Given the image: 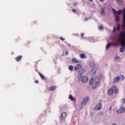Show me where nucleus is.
<instances>
[{"label":"nucleus","instance_id":"1","mask_svg":"<svg viewBox=\"0 0 125 125\" xmlns=\"http://www.w3.org/2000/svg\"><path fill=\"white\" fill-rule=\"evenodd\" d=\"M120 37L122 39L120 42L121 46L120 49V52H121V53H123V52H125V32H122L120 34Z\"/></svg>","mask_w":125,"mask_h":125},{"label":"nucleus","instance_id":"2","mask_svg":"<svg viewBox=\"0 0 125 125\" xmlns=\"http://www.w3.org/2000/svg\"><path fill=\"white\" fill-rule=\"evenodd\" d=\"M78 78L79 82H82L83 83H87L88 81V78L86 77H83L82 76V74H78Z\"/></svg>","mask_w":125,"mask_h":125},{"label":"nucleus","instance_id":"3","mask_svg":"<svg viewBox=\"0 0 125 125\" xmlns=\"http://www.w3.org/2000/svg\"><path fill=\"white\" fill-rule=\"evenodd\" d=\"M121 80V81H124L125 80V76L123 75H121L120 76H117L113 79V83H117L118 82Z\"/></svg>","mask_w":125,"mask_h":125},{"label":"nucleus","instance_id":"4","mask_svg":"<svg viewBox=\"0 0 125 125\" xmlns=\"http://www.w3.org/2000/svg\"><path fill=\"white\" fill-rule=\"evenodd\" d=\"M90 100V98L88 96H86L83 98V101L81 103V105H86V103Z\"/></svg>","mask_w":125,"mask_h":125},{"label":"nucleus","instance_id":"5","mask_svg":"<svg viewBox=\"0 0 125 125\" xmlns=\"http://www.w3.org/2000/svg\"><path fill=\"white\" fill-rule=\"evenodd\" d=\"M66 117H67V113L66 112L62 113L60 118V122H63V121H65V119H66Z\"/></svg>","mask_w":125,"mask_h":125},{"label":"nucleus","instance_id":"6","mask_svg":"<svg viewBox=\"0 0 125 125\" xmlns=\"http://www.w3.org/2000/svg\"><path fill=\"white\" fill-rule=\"evenodd\" d=\"M102 108V103H100L96 105V107L93 108V110H94V111H96V110H98V111H99L101 110Z\"/></svg>","mask_w":125,"mask_h":125},{"label":"nucleus","instance_id":"7","mask_svg":"<svg viewBox=\"0 0 125 125\" xmlns=\"http://www.w3.org/2000/svg\"><path fill=\"white\" fill-rule=\"evenodd\" d=\"M116 112L118 114H123L125 112V107L121 106L119 109H117Z\"/></svg>","mask_w":125,"mask_h":125},{"label":"nucleus","instance_id":"8","mask_svg":"<svg viewBox=\"0 0 125 125\" xmlns=\"http://www.w3.org/2000/svg\"><path fill=\"white\" fill-rule=\"evenodd\" d=\"M97 71V67H94L91 71L90 74L91 76H95V74H96V71Z\"/></svg>","mask_w":125,"mask_h":125},{"label":"nucleus","instance_id":"9","mask_svg":"<svg viewBox=\"0 0 125 125\" xmlns=\"http://www.w3.org/2000/svg\"><path fill=\"white\" fill-rule=\"evenodd\" d=\"M82 68H83V65L81 64H77L74 66V69L75 71H78V70H80V69H82Z\"/></svg>","mask_w":125,"mask_h":125},{"label":"nucleus","instance_id":"10","mask_svg":"<svg viewBox=\"0 0 125 125\" xmlns=\"http://www.w3.org/2000/svg\"><path fill=\"white\" fill-rule=\"evenodd\" d=\"M94 83L95 85H99V84L100 83V80L99 79V77H97L95 78Z\"/></svg>","mask_w":125,"mask_h":125},{"label":"nucleus","instance_id":"11","mask_svg":"<svg viewBox=\"0 0 125 125\" xmlns=\"http://www.w3.org/2000/svg\"><path fill=\"white\" fill-rule=\"evenodd\" d=\"M111 89H112V91H113V93H118V89L117 88V87H116V86H112L111 87Z\"/></svg>","mask_w":125,"mask_h":125},{"label":"nucleus","instance_id":"12","mask_svg":"<svg viewBox=\"0 0 125 125\" xmlns=\"http://www.w3.org/2000/svg\"><path fill=\"white\" fill-rule=\"evenodd\" d=\"M111 45L115 46V45H116V43H109L108 44L106 45V46H105L106 49H108V48H109L110 46H111Z\"/></svg>","mask_w":125,"mask_h":125},{"label":"nucleus","instance_id":"13","mask_svg":"<svg viewBox=\"0 0 125 125\" xmlns=\"http://www.w3.org/2000/svg\"><path fill=\"white\" fill-rule=\"evenodd\" d=\"M112 11L113 13L116 15V14L120 15V13H122V10H119L118 12L116 11L114 9H112Z\"/></svg>","mask_w":125,"mask_h":125},{"label":"nucleus","instance_id":"14","mask_svg":"<svg viewBox=\"0 0 125 125\" xmlns=\"http://www.w3.org/2000/svg\"><path fill=\"white\" fill-rule=\"evenodd\" d=\"M22 58H23V56L22 55L18 56L16 58V61H17V62H19V61H21V59H22Z\"/></svg>","mask_w":125,"mask_h":125},{"label":"nucleus","instance_id":"15","mask_svg":"<svg viewBox=\"0 0 125 125\" xmlns=\"http://www.w3.org/2000/svg\"><path fill=\"white\" fill-rule=\"evenodd\" d=\"M57 88V86H52L49 88V91H53Z\"/></svg>","mask_w":125,"mask_h":125},{"label":"nucleus","instance_id":"16","mask_svg":"<svg viewBox=\"0 0 125 125\" xmlns=\"http://www.w3.org/2000/svg\"><path fill=\"white\" fill-rule=\"evenodd\" d=\"M72 62H73L74 63H82V61H79L77 60L76 58H72Z\"/></svg>","mask_w":125,"mask_h":125},{"label":"nucleus","instance_id":"17","mask_svg":"<svg viewBox=\"0 0 125 125\" xmlns=\"http://www.w3.org/2000/svg\"><path fill=\"white\" fill-rule=\"evenodd\" d=\"M124 13H123V26L124 27H125V8L124 9Z\"/></svg>","mask_w":125,"mask_h":125},{"label":"nucleus","instance_id":"18","mask_svg":"<svg viewBox=\"0 0 125 125\" xmlns=\"http://www.w3.org/2000/svg\"><path fill=\"white\" fill-rule=\"evenodd\" d=\"M79 75H82V74H84L85 73V69L82 68L79 71Z\"/></svg>","mask_w":125,"mask_h":125},{"label":"nucleus","instance_id":"19","mask_svg":"<svg viewBox=\"0 0 125 125\" xmlns=\"http://www.w3.org/2000/svg\"><path fill=\"white\" fill-rule=\"evenodd\" d=\"M107 93H108V94H109V95H113V90H112V88L108 89Z\"/></svg>","mask_w":125,"mask_h":125},{"label":"nucleus","instance_id":"20","mask_svg":"<svg viewBox=\"0 0 125 125\" xmlns=\"http://www.w3.org/2000/svg\"><path fill=\"white\" fill-rule=\"evenodd\" d=\"M80 58L82 59L87 58L86 55H85V54H80Z\"/></svg>","mask_w":125,"mask_h":125},{"label":"nucleus","instance_id":"21","mask_svg":"<svg viewBox=\"0 0 125 125\" xmlns=\"http://www.w3.org/2000/svg\"><path fill=\"white\" fill-rule=\"evenodd\" d=\"M38 74L40 76V78H41L42 80H45V77H44L43 75L42 74V73H41L40 72H38Z\"/></svg>","mask_w":125,"mask_h":125},{"label":"nucleus","instance_id":"22","mask_svg":"<svg viewBox=\"0 0 125 125\" xmlns=\"http://www.w3.org/2000/svg\"><path fill=\"white\" fill-rule=\"evenodd\" d=\"M69 99L71 100V101H75V100H76V99L75 98H74V97H73V96H72V95H69Z\"/></svg>","mask_w":125,"mask_h":125},{"label":"nucleus","instance_id":"23","mask_svg":"<svg viewBox=\"0 0 125 125\" xmlns=\"http://www.w3.org/2000/svg\"><path fill=\"white\" fill-rule=\"evenodd\" d=\"M90 85H93L94 84V80L93 79H91L89 82Z\"/></svg>","mask_w":125,"mask_h":125},{"label":"nucleus","instance_id":"24","mask_svg":"<svg viewBox=\"0 0 125 125\" xmlns=\"http://www.w3.org/2000/svg\"><path fill=\"white\" fill-rule=\"evenodd\" d=\"M89 65L91 68H93V67H94V66H95V64L93 62H90L89 63Z\"/></svg>","mask_w":125,"mask_h":125},{"label":"nucleus","instance_id":"25","mask_svg":"<svg viewBox=\"0 0 125 125\" xmlns=\"http://www.w3.org/2000/svg\"><path fill=\"white\" fill-rule=\"evenodd\" d=\"M68 69L70 71H73L74 67H73V65H71L68 66Z\"/></svg>","mask_w":125,"mask_h":125},{"label":"nucleus","instance_id":"26","mask_svg":"<svg viewBox=\"0 0 125 125\" xmlns=\"http://www.w3.org/2000/svg\"><path fill=\"white\" fill-rule=\"evenodd\" d=\"M115 21H120V17H119V16H115Z\"/></svg>","mask_w":125,"mask_h":125},{"label":"nucleus","instance_id":"27","mask_svg":"<svg viewBox=\"0 0 125 125\" xmlns=\"http://www.w3.org/2000/svg\"><path fill=\"white\" fill-rule=\"evenodd\" d=\"M104 13H105V10H104V9H103V8H102L101 11V14H102L103 15L104 14Z\"/></svg>","mask_w":125,"mask_h":125},{"label":"nucleus","instance_id":"28","mask_svg":"<svg viewBox=\"0 0 125 125\" xmlns=\"http://www.w3.org/2000/svg\"><path fill=\"white\" fill-rule=\"evenodd\" d=\"M121 29V24H118L117 27V31H119Z\"/></svg>","mask_w":125,"mask_h":125},{"label":"nucleus","instance_id":"29","mask_svg":"<svg viewBox=\"0 0 125 125\" xmlns=\"http://www.w3.org/2000/svg\"><path fill=\"white\" fill-rule=\"evenodd\" d=\"M119 4H123V1L122 0H116Z\"/></svg>","mask_w":125,"mask_h":125},{"label":"nucleus","instance_id":"30","mask_svg":"<svg viewBox=\"0 0 125 125\" xmlns=\"http://www.w3.org/2000/svg\"><path fill=\"white\" fill-rule=\"evenodd\" d=\"M60 39L61 40V41H62L63 42L64 41H65L64 38H63V37H61L60 38Z\"/></svg>","mask_w":125,"mask_h":125},{"label":"nucleus","instance_id":"31","mask_svg":"<svg viewBox=\"0 0 125 125\" xmlns=\"http://www.w3.org/2000/svg\"><path fill=\"white\" fill-rule=\"evenodd\" d=\"M121 101H122V103L123 104H125V99H122V100H121Z\"/></svg>","mask_w":125,"mask_h":125},{"label":"nucleus","instance_id":"32","mask_svg":"<svg viewBox=\"0 0 125 125\" xmlns=\"http://www.w3.org/2000/svg\"><path fill=\"white\" fill-rule=\"evenodd\" d=\"M99 28L100 30H103V26H100L99 27Z\"/></svg>","mask_w":125,"mask_h":125},{"label":"nucleus","instance_id":"33","mask_svg":"<svg viewBox=\"0 0 125 125\" xmlns=\"http://www.w3.org/2000/svg\"><path fill=\"white\" fill-rule=\"evenodd\" d=\"M18 41H19V39H18V38H17V39H15V42H18Z\"/></svg>","mask_w":125,"mask_h":125},{"label":"nucleus","instance_id":"34","mask_svg":"<svg viewBox=\"0 0 125 125\" xmlns=\"http://www.w3.org/2000/svg\"><path fill=\"white\" fill-rule=\"evenodd\" d=\"M65 55H68L69 54V52L68 51H66L65 52Z\"/></svg>","mask_w":125,"mask_h":125},{"label":"nucleus","instance_id":"35","mask_svg":"<svg viewBox=\"0 0 125 125\" xmlns=\"http://www.w3.org/2000/svg\"><path fill=\"white\" fill-rule=\"evenodd\" d=\"M83 35H84V33L83 34V33H81V36L82 38H83Z\"/></svg>","mask_w":125,"mask_h":125},{"label":"nucleus","instance_id":"36","mask_svg":"<svg viewBox=\"0 0 125 125\" xmlns=\"http://www.w3.org/2000/svg\"><path fill=\"white\" fill-rule=\"evenodd\" d=\"M35 83H39V81H38V80L35 81Z\"/></svg>","mask_w":125,"mask_h":125},{"label":"nucleus","instance_id":"37","mask_svg":"<svg viewBox=\"0 0 125 125\" xmlns=\"http://www.w3.org/2000/svg\"><path fill=\"white\" fill-rule=\"evenodd\" d=\"M72 11L74 12V13H77V12H76V10L75 9H72Z\"/></svg>","mask_w":125,"mask_h":125},{"label":"nucleus","instance_id":"38","mask_svg":"<svg viewBox=\"0 0 125 125\" xmlns=\"http://www.w3.org/2000/svg\"><path fill=\"white\" fill-rule=\"evenodd\" d=\"M83 105H81V107H80V109H83Z\"/></svg>","mask_w":125,"mask_h":125},{"label":"nucleus","instance_id":"39","mask_svg":"<svg viewBox=\"0 0 125 125\" xmlns=\"http://www.w3.org/2000/svg\"><path fill=\"white\" fill-rule=\"evenodd\" d=\"M78 4L76 2H74L73 5H77Z\"/></svg>","mask_w":125,"mask_h":125},{"label":"nucleus","instance_id":"40","mask_svg":"<svg viewBox=\"0 0 125 125\" xmlns=\"http://www.w3.org/2000/svg\"><path fill=\"white\" fill-rule=\"evenodd\" d=\"M100 1H101V2H102V1H105V0H100Z\"/></svg>","mask_w":125,"mask_h":125},{"label":"nucleus","instance_id":"41","mask_svg":"<svg viewBox=\"0 0 125 125\" xmlns=\"http://www.w3.org/2000/svg\"><path fill=\"white\" fill-rule=\"evenodd\" d=\"M113 32H116V28H114Z\"/></svg>","mask_w":125,"mask_h":125},{"label":"nucleus","instance_id":"42","mask_svg":"<svg viewBox=\"0 0 125 125\" xmlns=\"http://www.w3.org/2000/svg\"><path fill=\"white\" fill-rule=\"evenodd\" d=\"M117 58H119V57L117 56L115 58V59H117Z\"/></svg>","mask_w":125,"mask_h":125},{"label":"nucleus","instance_id":"43","mask_svg":"<svg viewBox=\"0 0 125 125\" xmlns=\"http://www.w3.org/2000/svg\"><path fill=\"white\" fill-rule=\"evenodd\" d=\"M90 116H93V113H91Z\"/></svg>","mask_w":125,"mask_h":125},{"label":"nucleus","instance_id":"44","mask_svg":"<svg viewBox=\"0 0 125 125\" xmlns=\"http://www.w3.org/2000/svg\"><path fill=\"white\" fill-rule=\"evenodd\" d=\"M89 1L92 2L93 1V0H88Z\"/></svg>","mask_w":125,"mask_h":125},{"label":"nucleus","instance_id":"45","mask_svg":"<svg viewBox=\"0 0 125 125\" xmlns=\"http://www.w3.org/2000/svg\"><path fill=\"white\" fill-rule=\"evenodd\" d=\"M111 109H112V108L110 107L109 110H110Z\"/></svg>","mask_w":125,"mask_h":125},{"label":"nucleus","instance_id":"46","mask_svg":"<svg viewBox=\"0 0 125 125\" xmlns=\"http://www.w3.org/2000/svg\"><path fill=\"white\" fill-rule=\"evenodd\" d=\"M112 125H117V124H113Z\"/></svg>","mask_w":125,"mask_h":125}]
</instances>
